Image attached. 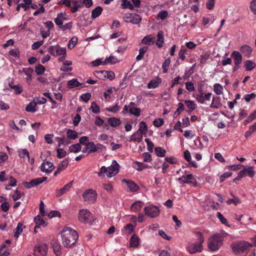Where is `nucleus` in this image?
<instances>
[{
    "mask_svg": "<svg viewBox=\"0 0 256 256\" xmlns=\"http://www.w3.org/2000/svg\"><path fill=\"white\" fill-rule=\"evenodd\" d=\"M37 103L36 102H30L26 106V110L28 112H35L36 111V108Z\"/></svg>",
    "mask_w": 256,
    "mask_h": 256,
    "instance_id": "2f4dec72",
    "label": "nucleus"
},
{
    "mask_svg": "<svg viewBox=\"0 0 256 256\" xmlns=\"http://www.w3.org/2000/svg\"><path fill=\"white\" fill-rule=\"evenodd\" d=\"M119 164L116 160H113L112 165L106 168L103 166L100 168V172H98L99 176H102L104 174L109 178H112L116 175L118 172Z\"/></svg>",
    "mask_w": 256,
    "mask_h": 256,
    "instance_id": "7ed1b4c3",
    "label": "nucleus"
},
{
    "mask_svg": "<svg viewBox=\"0 0 256 256\" xmlns=\"http://www.w3.org/2000/svg\"><path fill=\"white\" fill-rule=\"evenodd\" d=\"M23 72L24 73L26 76L25 79L27 83L30 84L32 80V74L34 72L33 69L31 68H23Z\"/></svg>",
    "mask_w": 256,
    "mask_h": 256,
    "instance_id": "412c9836",
    "label": "nucleus"
},
{
    "mask_svg": "<svg viewBox=\"0 0 256 256\" xmlns=\"http://www.w3.org/2000/svg\"><path fill=\"white\" fill-rule=\"evenodd\" d=\"M34 222L37 225L46 226V222L40 215H38L34 218Z\"/></svg>",
    "mask_w": 256,
    "mask_h": 256,
    "instance_id": "a18cd8bd",
    "label": "nucleus"
},
{
    "mask_svg": "<svg viewBox=\"0 0 256 256\" xmlns=\"http://www.w3.org/2000/svg\"><path fill=\"white\" fill-rule=\"evenodd\" d=\"M154 151L157 156L159 157H164L166 154V151L160 146L156 147L154 149Z\"/></svg>",
    "mask_w": 256,
    "mask_h": 256,
    "instance_id": "c03bdc74",
    "label": "nucleus"
},
{
    "mask_svg": "<svg viewBox=\"0 0 256 256\" xmlns=\"http://www.w3.org/2000/svg\"><path fill=\"white\" fill-rule=\"evenodd\" d=\"M184 104L182 102H179L178 104V108L176 109V111L174 112V116H176L180 114L181 112L184 110Z\"/></svg>",
    "mask_w": 256,
    "mask_h": 256,
    "instance_id": "13d9d810",
    "label": "nucleus"
},
{
    "mask_svg": "<svg viewBox=\"0 0 256 256\" xmlns=\"http://www.w3.org/2000/svg\"><path fill=\"white\" fill-rule=\"evenodd\" d=\"M196 236L198 237L197 242L188 244L187 250L191 254L196 252H200L202 250V243L204 242V238L202 234L200 232H196Z\"/></svg>",
    "mask_w": 256,
    "mask_h": 256,
    "instance_id": "f03ea898",
    "label": "nucleus"
},
{
    "mask_svg": "<svg viewBox=\"0 0 256 256\" xmlns=\"http://www.w3.org/2000/svg\"><path fill=\"white\" fill-rule=\"evenodd\" d=\"M148 49V46H144L142 48H140L139 50V54L136 56V60L137 61H139L141 60Z\"/></svg>",
    "mask_w": 256,
    "mask_h": 256,
    "instance_id": "e433bc0d",
    "label": "nucleus"
},
{
    "mask_svg": "<svg viewBox=\"0 0 256 256\" xmlns=\"http://www.w3.org/2000/svg\"><path fill=\"white\" fill-rule=\"evenodd\" d=\"M129 112L132 115L139 116L140 114V110L139 108L130 107L129 109Z\"/></svg>",
    "mask_w": 256,
    "mask_h": 256,
    "instance_id": "3c124183",
    "label": "nucleus"
},
{
    "mask_svg": "<svg viewBox=\"0 0 256 256\" xmlns=\"http://www.w3.org/2000/svg\"><path fill=\"white\" fill-rule=\"evenodd\" d=\"M67 138L69 139L74 140L78 136V132L71 129H68L66 131Z\"/></svg>",
    "mask_w": 256,
    "mask_h": 256,
    "instance_id": "f704fd0d",
    "label": "nucleus"
},
{
    "mask_svg": "<svg viewBox=\"0 0 256 256\" xmlns=\"http://www.w3.org/2000/svg\"><path fill=\"white\" fill-rule=\"evenodd\" d=\"M61 236L64 246L70 248L76 244L78 235L76 230L69 227H65L61 232Z\"/></svg>",
    "mask_w": 256,
    "mask_h": 256,
    "instance_id": "f257e3e1",
    "label": "nucleus"
},
{
    "mask_svg": "<svg viewBox=\"0 0 256 256\" xmlns=\"http://www.w3.org/2000/svg\"><path fill=\"white\" fill-rule=\"evenodd\" d=\"M170 58H166L164 62L162 64V68L163 70L164 73H167L168 70V68L169 67L170 64Z\"/></svg>",
    "mask_w": 256,
    "mask_h": 256,
    "instance_id": "de8ad7c7",
    "label": "nucleus"
},
{
    "mask_svg": "<svg viewBox=\"0 0 256 256\" xmlns=\"http://www.w3.org/2000/svg\"><path fill=\"white\" fill-rule=\"evenodd\" d=\"M123 182L127 184L128 188L131 192H135L139 189L138 186L132 180H124Z\"/></svg>",
    "mask_w": 256,
    "mask_h": 256,
    "instance_id": "aec40b11",
    "label": "nucleus"
},
{
    "mask_svg": "<svg viewBox=\"0 0 256 256\" xmlns=\"http://www.w3.org/2000/svg\"><path fill=\"white\" fill-rule=\"evenodd\" d=\"M82 84L79 82L77 79L72 78V80L68 81L67 86L69 88H72L77 86H82Z\"/></svg>",
    "mask_w": 256,
    "mask_h": 256,
    "instance_id": "c85d7f7f",
    "label": "nucleus"
},
{
    "mask_svg": "<svg viewBox=\"0 0 256 256\" xmlns=\"http://www.w3.org/2000/svg\"><path fill=\"white\" fill-rule=\"evenodd\" d=\"M47 251V245L45 244H40L35 248L34 254L35 256H45Z\"/></svg>",
    "mask_w": 256,
    "mask_h": 256,
    "instance_id": "f8f14e48",
    "label": "nucleus"
},
{
    "mask_svg": "<svg viewBox=\"0 0 256 256\" xmlns=\"http://www.w3.org/2000/svg\"><path fill=\"white\" fill-rule=\"evenodd\" d=\"M164 42V34L162 31L160 30L158 32L157 34V40L156 41V44L158 48H160L162 46Z\"/></svg>",
    "mask_w": 256,
    "mask_h": 256,
    "instance_id": "393cba45",
    "label": "nucleus"
},
{
    "mask_svg": "<svg viewBox=\"0 0 256 256\" xmlns=\"http://www.w3.org/2000/svg\"><path fill=\"white\" fill-rule=\"evenodd\" d=\"M144 203L140 201H136L130 206V210L132 212H137L140 210L142 207Z\"/></svg>",
    "mask_w": 256,
    "mask_h": 256,
    "instance_id": "a878e982",
    "label": "nucleus"
},
{
    "mask_svg": "<svg viewBox=\"0 0 256 256\" xmlns=\"http://www.w3.org/2000/svg\"><path fill=\"white\" fill-rule=\"evenodd\" d=\"M108 124L113 128L119 126L121 124V121L118 118L115 117L110 118L108 120Z\"/></svg>",
    "mask_w": 256,
    "mask_h": 256,
    "instance_id": "b1692460",
    "label": "nucleus"
},
{
    "mask_svg": "<svg viewBox=\"0 0 256 256\" xmlns=\"http://www.w3.org/2000/svg\"><path fill=\"white\" fill-rule=\"evenodd\" d=\"M18 156L22 158H24L25 156H26L28 160H30L29 152L26 149H21L18 151Z\"/></svg>",
    "mask_w": 256,
    "mask_h": 256,
    "instance_id": "6e6d98bb",
    "label": "nucleus"
},
{
    "mask_svg": "<svg viewBox=\"0 0 256 256\" xmlns=\"http://www.w3.org/2000/svg\"><path fill=\"white\" fill-rule=\"evenodd\" d=\"M232 57L234 58V65L240 64L242 62V54L236 50H234L231 54Z\"/></svg>",
    "mask_w": 256,
    "mask_h": 256,
    "instance_id": "a211bd4d",
    "label": "nucleus"
},
{
    "mask_svg": "<svg viewBox=\"0 0 256 256\" xmlns=\"http://www.w3.org/2000/svg\"><path fill=\"white\" fill-rule=\"evenodd\" d=\"M82 197L84 200L93 203L96 200L97 194L95 190H88L83 194Z\"/></svg>",
    "mask_w": 256,
    "mask_h": 256,
    "instance_id": "9d476101",
    "label": "nucleus"
},
{
    "mask_svg": "<svg viewBox=\"0 0 256 256\" xmlns=\"http://www.w3.org/2000/svg\"><path fill=\"white\" fill-rule=\"evenodd\" d=\"M95 76L100 79H103L104 78H108L112 80L115 78V74L112 71L101 70L100 72H96L94 74Z\"/></svg>",
    "mask_w": 256,
    "mask_h": 256,
    "instance_id": "9b49d317",
    "label": "nucleus"
},
{
    "mask_svg": "<svg viewBox=\"0 0 256 256\" xmlns=\"http://www.w3.org/2000/svg\"><path fill=\"white\" fill-rule=\"evenodd\" d=\"M72 184V181L66 184L62 188L56 191V196L60 197L69 190Z\"/></svg>",
    "mask_w": 256,
    "mask_h": 256,
    "instance_id": "f3484780",
    "label": "nucleus"
},
{
    "mask_svg": "<svg viewBox=\"0 0 256 256\" xmlns=\"http://www.w3.org/2000/svg\"><path fill=\"white\" fill-rule=\"evenodd\" d=\"M52 245L53 248L54 252L56 254V252H60V250H61V245L58 240H53L52 242Z\"/></svg>",
    "mask_w": 256,
    "mask_h": 256,
    "instance_id": "c9c22d12",
    "label": "nucleus"
},
{
    "mask_svg": "<svg viewBox=\"0 0 256 256\" xmlns=\"http://www.w3.org/2000/svg\"><path fill=\"white\" fill-rule=\"evenodd\" d=\"M222 106V104L220 101V98L218 96H214L212 98V100L210 107L212 108H218Z\"/></svg>",
    "mask_w": 256,
    "mask_h": 256,
    "instance_id": "5701e85b",
    "label": "nucleus"
},
{
    "mask_svg": "<svg viewBox=\"0 0 256 256\" xmlns=\"http://www.w3.org/2000/svg\"><path fill=\"white\" fill-rule=\"evenodd\" d=\"M24 4L21 3L20 7L24 9V11H27L30 8V5L32 3V0H23Z\"/></svg>",
    "mask_w": 256,
    "mask_h": 256,
    "instance_id": "603ef678",
    "label": "nucleus"
},
{
    "mask_svg": "<svg viewBox=\"0 0 256 256\" xmlns=\"http://www.w3.org/2000/svg\"><path fill=\"white\" fill-rule=\"evenodd\" d=\"M74 0H60L58 2L59 5H64L66 7L70 8L72 4L74 3Z\"/></svg>",
    "mask_w": 256,
    "mask_h": 256,
    "instance_id": "ea45409f",
    "label": "nucleus"
},
{
    "mask_svg": "<svg viewBox=\"0 0 256 256\" xmlns=\"http://www.w3.org/2000/svg\"><path fill=\"white\" fill-rule=\"evenodd\" d=\"M124 228L125 229L126 232L128 234L133 232L134 230V226L132 224H126Z\"/></svg>",
    "mask_w": 256,
    "mask_h": 256,
    "instance_id": "0e129e2a",
    "label": "nucleus"
},
{
    "mask_svg": "<svg viewBox=\"0 0 256 256\" xmlns=\"http://www.w3.org/2000/svg\"><path fill=\"white\" fill-rule=\"evenodd\" d=\"M145 142L147 144L148 150L151 152H152L153 148H154V144L148 138H145Z\"/></svg>",
    "mask_w": 256,
    "mask_h": 256,
    "instance_id": "69168bd1",
    "label": "nucleus"
},
{
    "mask_svg": "<svg viewBox=\"0 0 256 256\" xmlns=\"http://www.w3.org/2000/svg\"><path fill=\"white\" fill-rule=\"evenodd\" d=\"M86 146H87L88 150V154L94 152L102 146L100 144H98L97 145H96L92 142H88L86 144Z\"/></svg>",
    "mask_w": 256,
    "mask_h": 256,
    "instance_id": "dca6fc26",
    "label": "nucleus"
},
{
    "mask_svg": "<svg viewBox=\"0 0 256 256\" xmlns=\"http://www.w3.org/2000/svg\"><path fill=\"white\" fill-rule=\"evenodd\" d=\"M199 94H197L196 96V100L200 104H204V100H210L212 95V94L210 92H208L206 94L204 95L202 92V90L200 89L198 90Z\"/></svg>",
    "mask_w": 256,
    "mask_h": 256,
    "instance_id": "4468645a",
    "label": "nucleus"
},
{
    "mask_svg": "<svg viewBox=\"0 0 256 256\" xmlns=\"http://www.w3.org/2000/svg\"><path fill=\"white\" fill-rule=\"evenodd\" d=\"M47 179L46 177L38 178L32 180L30 182H25L24 186L27 188H31L42 184Z\"/></svg>",
    "mask_w": 256,
    "mask_h": 256,
    "instance_id": "ddd939ff",
    "label": "nucleus"
},
{
    "mask_svg": "<svg viewBox=\"0 0 256 256\" xmlns=\"http://www.w3.org/2000/svg\"><path fill=\"white\" fill-rule=\"evenodd\" d=\"M81 146L79 143L72 144L69 148V150L70 152L76 153L79 152L81 150Z\"/></svg>",
    "mask_w": 256,
    "mask_h": 256,
    "instance_id": "a19ab883",
    "label": "nucleus"
},
{
    "mask_svg": "<svg viewBox=\"0 0 256 256\" xmlns=\"http://www.w3.org/2000/svg\"><path fill=\"white\" fill-rule=\"evenodd\" d=\"M126 22H130L133 24H138L142 20L141 16L136 14H127L122 18Z\"/></svg>",
    "mask_w": 256,
    "mask_h": 256,
    "instance_id": "0eeeda50",
    "label": "nucleus"
},
{
    "mask_svg": "<svg viewBox=\"0 0 256 256\" xmlns=\"http://www.w3.org/2000/svg\"><path fill=\"white\" fill-rule=\"evenodd\" d=\"M120 106H118V103H116L114 106L106 108V110L108 112H112L114 113H116L120 110Z\"/></svg>",
    "mask_w": 256,
    "mask_h": 256,
    "instance_id": "bf43d9fd",
    "label": "nucleus"
},
{
    "mask_svg": "<svg viewBox=\"0 0 256 256\" xmlns=\"http://www.w3.org/2000/svg\"><path fill=\"white\" fill-rule=\"evenodd\" d=\"M223 238L220 234H215L208 240V247L212 251L218 250L222 244Z\"/></svg>",
    "mask_w": 256,
    "mask_h": 256,
    "instance_id": "39448f33",
    "label": "nucleus"
},
{
    "mask_svg": "<svg viewBox=\"0 0 256 256\" xmlns=\"http://www.w3.org/2000/svg\"><path fill=\"white\" fill-rule=\"evenodd\" d=\"M48 52L54 56H61L62 54H66V48H62L59 45L51 46L48 48Z\"/></svg>",
    "mask_w": 256,
    "mask_h": 256,
    "instance_id": "423d86ee",
    "label": "nucleus"
},
{
    "mask_svg": "<svg viewBox=\"0 0 256 256\" xmlns=\"http://www.w3.org/2000/svg\"><path fill=\"white\" fill-rule=\"evenodd\" d=\"M256 64L254 62L250 60H246L244 62V68L246 71H250L253 70L256 67Z\"/></svg>",
    "mask_w": 256,
    "mask_h": 256,
    "instance_id": "7c9ffc66",
    "label": "nucleus"
},
{
    "mask_svg": "<svg viewBox=\"0 0 256 256\" xmlns=\"http://www.w3.org/2000/svg\"><path fill=\"white\" fill-rule=\"evenodd\" d=\"M140 238L136 234H134L131 237L130 240V247L136 248L139 244Z\"/></svg>",
    "mask_w": 256,
    "mask_h": 256,
    "instance_id": "bb28decb",
    "label": "nucleus"
},
{
    "mask_svg": "<svg viewBox=\"0 0 256 256\" xmlns=\"http://www.w3.org/2000/svg\"><path fill=\"white\" fill-rule=\"evenodd\" d=\"M240 50L244 56L249 58L251 56L252 49L248 45H244L240 47Z\"/></svg>",
    "mask_w": 256,
    "mask_h": 256,
    "instance_id": "6ab92c4d",
    "label": "nucleus"
},
{
    "mask_svg": "<svg viewBox=\"0 0 256 256\" xmlns=\"http://www.w3.org/2000/svg\"><path fill=\"white\" fill-rule=\"evenodd\" d=\"M230 194L234 198H233L232 199H228L226 202L227 204L230 205L232 204H233L235 206H236L238 204L241 203L240 200L238 197L234 196L232 194Z\"/></svg>",
    "mask_w": 256,
    "mask_h": 256,
    "instance_id": "79ce46f5",
    "label": "nucleus"
},
{
    "mask_svg": "<svg viewBox=\"0 0 256 256\" xmlns=\"http://www.w3.org/2000/svg\"><path fill=\"white\" fill-rule=\"evenodd\" d=\"M252 246L251 244L244 241L236 242L232 244V248L236 254L246 253Z\"/></svg>",
    "mask_w": 256,
    "mask_h": 256,
    "instance_id": "20e7f679",
    "label": "nucleus"
},
{
    "mask_svg": "<svg viewBox=\"0 0 256 256\" xmlns=\"http://www.w3.org/2000/svg\"><path fill=\"white\" fill-rule=\"evenodd\" d=\"M168 11L166 10H162L160 11L158 14V18H159L160 20H164L166 18V17L168 16Z\"/></svg>",
    "mask_w": 256,
    "mask_h": 256,
    "instance_id": "338daca9",
    "label": "nucleus"
},
{
    "mask_svg": "<svg viewBox=\"0 0 256 256\" xmlns=\"http://www.w3.org/2000/svg\"><path fill=\"white\" fill-rule=\"evenodd\" d=\"M253 167L250 166L248 168L244 169L246 174H248L250 178H252L255 174V172L252 170Z\"/></svg>",
    "mask_w": 256,
    "mask_h": 256,
    "instance_id": "774afa93",
    "label": "nucleus"
},
{
    "mask_svg": "<svg viewBox=\"0 0 256 256\" xmlns=\"http://www.w3.org/2000/svg\"><path fill=\"white\" fill-rule=\"evenodd\" d=\"M154 38H151L150 36H146L143 38L142 42L146 45L150 46L152 44H154Z\"/></svg>",
    "mask_w": 256,
    "mask_h": 256,
    "instance_id": "473e14b6",
    "label": "nucleus"
},
{
    "mask_svg": "<svg viewBox=\"0 0 256 256\" xmlns=\"http://www.w3.org/2000/svg\"><path fill=\"white\" fill-rule=\"evenodd\" d=\"M184 102L186 104L187 106L192 110L196 109V105L193 101L191 100H186Z\"/></svg>",
    "mask_w": 256,
    "mask_h": 256,
    "instance_id": "e2e57ef3",
    "label": "nucleus"
},
{
    "mask_svg": "<svg viewBox=\"0 0 256 256\" xmlns=\"http://www.w3.org/2000/svg\"><path fill=\"white\" fill-rule=\"evenodd\" d=\"M144 211L146 215L152 218L157 217L160 214L159 208L154 205L145 206Z\"/></svg>",
    "mask_w": 256,
    "mask_h": 256,
    "instance_id": "6e6552de",
    "label": "nucleus"
},
{
    "mask_svg": "<svg viewBox=\"0 0 256 256\" xmlns=\"http://www.w3.org/2000/svg\"><path fill=\"white\" fill-rule=\"evenodd\" d=\"M216 217L219 219L220 222L226 226H230V225L228 224V222L227 220L222 216V214L220 212H218L216 213Z\"/></svg>",
    "mask_w": 256,
    "mask_h": 256,
    "instance_id": "864d4df0",
    "label": "nucleus"
},
{
    "mask_svg": "<svg viewBox=\"0 0 256 256\" xmlns=\"http://www.w3.org/2000/svg\"><path fill=\"white\" fill-rule=\"evenodd\" d=\"M103 10L101 6H97L92 12L91 17L92 19L96 18L100 16Z\"/></svg>",
    "mask_w": 256,
    "mask_h": 256,
    "instance_id": "c756f323",
    "label": "nucleus"
},
{
    "mask_svg": "<svg viewBox=\"0 0 256 256\" xmlns=\"http://www.w3.org/2000/svg\"><path fill=\"white\" fill-rule=\"evenodd\" d=\"M24 228L25 226H24L22 224L18 222L16 228L14 230V237L15 238H18L20 234L22 232L23 228Z\"/></svg>",
    "mask_w": 256,
    "mask_h": 256,
    "instance_id": "cd10ccee",
    "label": "nucleus"
},
{
    "mask_svg": "<svg viewBox=\"0 0 256 256\" xmlns=\"http://www.w3.org/2000/svg\"><path fill=\"white\" fill-rule=\"evenodd\" d=\"M121 6L122 8H128L131 10H132L134 9V6L128 0H121Z\"/></svg>",
    "mask_w": 256,
    "mask_h": 256,
    "instance_id": "72a5a7b5",
    "label": "nucleus"
},
{
    "mask_svg": "<svg viewBox=\"0 0 256 256\" xmlns=\"http://www.w3.org/2000/svg\"><path fill=\"white\" fill-rule=\"evenodd\" d=\"M54 168V164L49 162H44L40 166V170L42 172H44L46 173L51 172Z\"/></svg>",
    "mask_w": 256,
    "mask_h": 256,
    "instance_id": "2eb2a0df",
    "label": "nucleus"
},
{
    "mask_svg": "<svg viewBox=\"0 0 256 256\" xmlns=\"http://www.w3.org/2000/svg\"><path fill=\"white\" fill-rule=\"evenodd\" d=\"M45 70L44 66L41 64H38L35 67V72L38 75L43 74Z\"/></svg>",
    "mask_w": 256,
    "mask_h": 256,
    "instance_id": "8fccbe9b",
    "label": "nucleus"
},
{
    "mask_svg": "<svg viewBox=\"0 0 256 256\" xmlns=\"http://www.w3.org/2000/svg\"><path fill=\"white\" fill-rule=\"evenodd\" d=\"M142 138V134H141L137 132V133H134L132 136L130 142L134 141L140 142Z\"/></svg>",
    "mask_w": 256,
    "mask_h": 256,
    "instance_id": "4c0bfd02",
    "label": "nucleus"
},
{
    "mask_svg": "<svg viewBox=\"0 0 256 256\" xmlns=\"http://www.w3.org/2000/svg\"><path fill=\"white\" fill-rule=\"evenodd\" d=\"M142 157L143 158L144 162H151L152 158V155L147 152H144L142 154Z\"/></svg>",
    "mask_w": 256,
    "mask_h": 256,
    "instance_id": "680f3d73",
    "label": "nucleus"
},
{
    "mask_svg": "<svg viewBox=\"0 0 256 256\" xmlns=\"http://www.w3.org/2000/svg\"><path fill=\"white\" fill-rule=\"evenodd\" d=\"M255 118H256V112L254 110L252 113L244 121V124L245 125L247 124H248L250 122L253 120H254Z\"/></svg>",
    "mask_w": 256,
    "mask_h": 256,
    "instance_id": "5fc2aeb1",
    "label": "nucleus"
},
{
    "mask_svg": "<svg viewBox=\"0 0 256 256\" xmlns=\"http://www.w3.org/2000/svg\"><path fill=\"white\" fill-rule=\"evenodd\" d=\"M91 214L88 210H80L78 214V220L80 222L88 224L91 222Z\"/></svg>",
    "mask_w": 256,
    "mask_h": 256,
    "instance_id": "1a4fd4ad",
    "label": "nucleus"
},
{
    "mask_svg": "<svg viewBox=\"0 0 256 256\" xmlns=\"http://www.w3.org/2000/svg\"><path fill=\"white\" fill-rule=\"evenodd\" d=\"M133 167L139 172H141L144 169L149 168H150V166L138 161L134 162Z\"/></svg>",
    "mask_w": 256,
    "mask_h": 256,
    "instance_id": "4be33fe9",
    "label": "nucleus"
},
{
    "mask_svg": "<svg viewBox=\"0 0 256 256\" xmlns=\"http://www.w3.org/2000/svg\"><path fill=\"white\" fill-rule=\"evenodd\" d=\"M160 82V81L158 82L156 80H152L148 83V88H155L158 86Z\"/></svg>",
    "mask_w": 256,
    "mask_h": 256,
    "instance_id": "4d7b16f0",
    "label": "nucleus"
},
{
    "mask_svg": "<svg viewBox=\"0 0 256 256\" xmlns=\"http://www.w3.org/2000/svg\"><path fill=\"white\" fill-rule=\"evenodd\" d=\"M90 110L94 114H98L100 112V109L97 104L95 102H92Z\"/></svg>",
    "mask_w": 256,
    "mask_h": 256,
    "instance_id": "49530a36",
    "label": "nucleus"
},
{
    "mask_svg": "<svg viewBox=\"0 0 256 256\" xmlns=\"http://www.w3.org/2000/svg\"><path fill=\"white\" fill-rule=\"evenodd\" d=\"M148 130V126L146 124V123L144 122H141L140 123V127L138 131V132H140V134H143L146 133Z\"/></svg>",
    "mask_w": 256,
    "mask_h": 256,
    "instance_id": "37998d69",
    "label": "nucleus"
},
{
    "mask_svg": "<svg viewBox=\"0 0 256 256\" xmlns=\"http://www.w3.org/2000/svg\"><path fill=\"white\" fill-rule=\"evenodd\" d=\"M78 39L76 36H73L68 42V48L69 49H72L74 48L76 44H77Z\"/></svg>",
    "mask_w": 256,
    "mask_h": 256,
    "instance_id": "09e8293b",
    "label": "nucleus"
},
{
    "mask_svg": "<svg viewBox=\"0 0 256 256\" xmlns=\"http://www.w3.org/2000/svg\"><path fill=\"white\" fill-rule=\"evenodd\" d=\"M56 152H57L56 156L58 158H64L66 156V151L64 150L62 148H58V149H57Z\"/></svg>",
    "mask_w": 256,
    "mask_h": 256,
    "instance_id": "052dcab7",
    "label": "nucleus"
},
{
    "mask_svg": "<svg viewBox=\"0 0 256 256\" xmlns=\"http://www.w3.org/2000/svg\"><path fill=\"white\" fill-rule=\"evenodd\" d=\"M214 90L218 95H220L223 93V87L220 84H215L214 85Z\"/></svg>",
    "mask_w": 256,
    "mask_h": 256,
    "instance_id": "58836bf2",
    "label": "nucleus"
}]
</instances>
